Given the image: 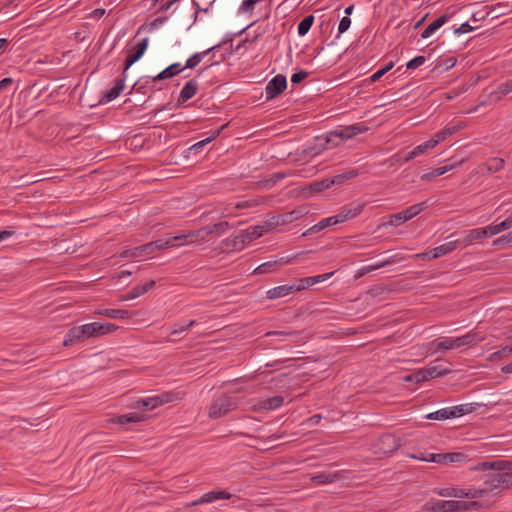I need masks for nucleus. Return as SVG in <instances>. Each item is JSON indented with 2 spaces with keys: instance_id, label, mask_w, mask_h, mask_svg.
Masks as SVG:
<instances>
[{
  "instance_id": "cd10ccee",
  "label": "nucleus",
  "mask_w": 512,
  "mask_h": 512,
  "mask_svg": "<svg viewBox=\"0 0 512 512\" xmlns=\"http://www.w3.org/2000/svg\"><path fill=\"white\" fill-rule=\"evenodd\" d=\"M459 244V241L453 240L447 243H444L440 246L435 247L432 249V257L439 258L441 256H444L452 251H454Z\"/></svg>"
},
{
  "instance_id": "b1692460",
  "label": "nucleus",
  "mask_w": 512,
  "mask_h": 512,
  "mask_svg": "<svg viewBox=\"0 0 512 512\" xmlns=\"http://www.w3.org/2000/svg\"><path fill=\"white\" fill-rule=\"evenodd\" d=\"M97 313L111 319H129L133 316L131 311L125 309H102Z\"/></svg>"
},
{
  "instance_id": "6e6552de",
  "label": "nucleus",
  "mask_w": 512,
  "mask_h": 512,
  "mask_svg": "<svg viewBox=\"0 0 512 512\" xmlns=\"http://www.w3.org/2000/svg\"><path fill=\"white\" fill-rule=\"evenodd\" d=\"M232 495L225 490H213L203 494L199 499L185 504V507H193L200 504L212 503L216 500L225 499L228 500Z\"/></svg>"
},
{
  "instance_id": "e2e57ef3",
  "label": "nucleus",
  "mask_w": 512,
  "mask_h": 512,
  "mask_svg": "<svg viewBox=\"0 0 512 512\" xmlns=\"http://www.w3.org/2000/svg\"><path fill=\"white\" fill-rule=\"evenodd\" d=\"M350 25H351V19L348 16H344L340 20V23L338 26V34L340 35V34L346 32L349 29Z\"/></svg>"
},
{
  "instance_id": "69168bd1",
  "label": "nucleus",
  "mask_w": 512,
  "mask_h": 512,
  "mask_svg": "<svg viewBox=\"0 0 512 512\" xmlns=\"http://www.w3.org/2000/svg\"><path fill=\"white\" fill-rule=\"evenodd\" d=\"M158 406H161L165 403H169L173 400V394L172 393H163L161 395L156 396Z\"/></svg>"
},
{
  "instance_id": "f257e3e1",
  "label": "nucleus",
  "mask_w": 512,
  "mask_h": 512,
  "mask_svg": "<svg viewBox=\"0 0 512 512\" xmlns=\"http://www.w3.org/2000/svg\"><path fill=\"white\" fill-rule=\"evenodd\" d=\"M368 131V126L364 123H355L349 126H339L329 132L326 137V148H332L340 145L343 141L351 139L359 134Z\"/></svg>"
},
{
  "instance_id": "412c9836",
  "label": "nucleus",
  "mask_w": 512,
  "mask_h": 512,
  "mask_svg": "<svg viewBox=\"0 0 512 512\" xmlns=\"http://www.w3.org/2000/svg\"><path fill=\"white\" fill-rule=\"evenodd\" d=\"M484 228H485V231L487 232V237H491V236L497 235L503 231H506V230L512 228V215H510L508 218H506L504 221H502L500 223L491 224Z\"/></svg>"
},
{
  "instance_id": "5fc2aeb1",
  "label": "nucleus",
  "mask_w": 512,
  "mask_h": 512,
  "mask_svg": "<svg viewBox=\"0 0 512 512\" xmlns=\"http://www.w3.org/2000/svg\"><path fill=\"white\" fill-rule=\"evenodd\" d=\"M411 457L414 459L422 460V461L434 462V463L441 464V453H430L426 457H420V456H416V455H412Z\"/></svg>"
},
{
  "instance_id": "c756f323",
  "label": "nucleus",
  "mask_w": 512,
  "mask_h": 512,
  "mask_svg": "<svg viewBox=\"0 0 512 512\" xmlns=\"http://www.w3.org/2000/svg\"><path fill=\"white\" fill-rule=\"evenodd\" d=\"M427 208V201L412 205L408 207L407 209L401 211L403 213L404 220H411L418 214H420L424 209Z\"/></svg>"
},
{
  "instance_id": "423d86ee",
  "label": "nucleus",
  "mask_w": 512,
  "mask_h": 512,
  "mask_svg": "<svg viewBox=\"0 0 512 512\" xmlns=\"http://www.w3.org/2000/svg\"><path fill=\"white\" fill-rule=\"evenodd\" d=\"M229 227H230V224L227 221H222V222L210 225V226L203 227L199 230L188 233V237L190 239L189 242L192 243V242H195L198 240H203L206 237H208L209 235L216 233V232L222 234Z\"/></svg>"
},
{
  "instance_id": "f704fd0d",
  "label": "nucleus",
  "mask_w": 512,
  "mask_h": 512,
  "mask_svg": "<svg viewBox=\"0 0 512 512\" xmlns=\"http://www.w3.org/2000/svg\"><path fill=\"white\" fill-rule=\"evenodd\" d=\"M429 379H434L451 373V369L443 365H431L426 368Z\"/></svg>"
},
{
  "instance_id": "09e8293b",
  "label": "nucleus",
  "mask_w": 512,
  "mask_h": 512,
  "mask_svg": "<svg viewBox=\"0 0 512 512\" xmlns=\"http://www.w3.org/2000/svg\"><path fill=\"white\" fill-rule=\"evenodd\" d=\"M512 354V346L502 347L500 350L492 353L489 357L491 361H496L502 358H506Z\"/></svg>"
},
{
  "instance_id": "58836bf2",
  "label": "nucleus",
  "mask_w": 512,
  "mask_h": 512,
  "mask_svg": "<svg viewBox=\"0 0 512 512\" xmlns=\"http://www.w3.org/2000/svg\"><path fill=\"white\" fill-rule=\"evenodd\" d=\"M134 408H142L143 410H152L158 407L156 396L139 399L136 401Z\"/></svg>"
},
{
  "instance_id": "ddd939ff",
  "label": "nucleus",
  "mask_w": 512,
  "mask_h": 512,
  "mask_svg": "<svg viewBox=\"0 0 512 512\" xmlns=\"http://www.w3.org/2000/svg\"><path fill=\"white\" fill-rule=\"evenodd\" d=\"M511 469H512V462L505 461V460L480 462L471 468L472 471H488V470L504 471V470H511Z\"/></svg>"
},
{
  "instance_id": "37998d69",
  "label": "nucleus",
  "mask_w": 512,
  "mask_h": 512,
  "mask_svg": "<svg viewBox=\"0 0 512 512\" xmlns=\"http://www.w3.org/2000/svg\"><path fill=\"white\" fill-rule=\"evenodd\" d=\"M331 187L330 179L325 178L320 181H314L309 184L308 189L311 192H321Z\"/></svg>"
},
{
  "instance_id": "a19ab883",
  "label": "nucleus",
  "mask_w": 512,
  "mask_h": 512,
  "mask_svg": "<svg viewBox=\"0 0 512 512\" xmlns=\"http://www.w3.org/2000/svg\"><path fill=\"white\" fill-rule=\"evenodd\" d=\"M500 477H502L501 471H498V473L490 475L489 478L484 481V484L487 486L486 488L490 489V492L496 488L502 489V482H500Z\"/></svg>"
},
{
  "instance_id": "4d7b16f0",
  "label": "nucleus",
  "mask_w": 512,
  "mask_h": 512,
  "mask_svg": "<svg viewBox=\"0 0 512 512\" xmlns=\"http://www.w3.org/2000/svg\"><path fill=\"white\" fill-rule=\"evenodd\" d=\"M394 158H395L396 162L406 163V162H409L410 160L416 158V156L413 153V151L411 150L410 152H407V153L399 152L394 155Z\"/></svg>"
},
{
  "instance_id": "39448f33",
  "label": "nucleus",
  "mask_w": 512,
  "mask_h": 512,
  "mask_svg": "<svg viewBox=\"0 0 512 512\" xmlns=\"http://www.w3.org/2000/svg\"><path fill=\"white\" fill-rule=\"evenodd\" d=\"M307 213V207L301 206L292 211L285 212L282 214L273 215L266 221V227L273 229L277 226L292 223Z\"/></svg>"
},
{
  "instance_id": "393cba45",
  "label": "nucleus",
  "mask_w": 512,
  "mask_h": 512,
  "mask_svg": "<svg viewBox=\"0 0 512 512\" xmlns=\"http://www.w3.org/2000/svg\"><path fill=\"white\" fill-rule=\"evenodd\" d=\"M448 18L449 16L445 14L434 20L422 31L421 37L423 39L429 38L435 31H437L447 22Z\"/></svg>"
},
{
  "instance_id": "c9c22d12",
  "label": "nucleus",
  "mask_w": 512,
  "mask_h": 512,
  "mask_svg": "<svg viewBox=\"0 0 512 512\" xmlns=\"http://www.w3.org/2000/svg\"><path fill=\"white\" fill-rule=\"evenodd\" d=\"M454 167H455V165L451 164V165H445L442 167L435 168V169L431 170L430 172L422 174L421 179L425 180V181L432 180L433 178H435L437 176H441V175L445 174L446 172L452 170Z\"/></svg>"
},
{
  "instance_id": "3c124183",
  "label": "nucleus",
  "mask_w": 512,
  "mask_h": 512,
  "mask_svg": "<svg viewBox=\"0 0 512 512\" xmlns=\"http://www.w3.org/2000/svg\"><path fill=\"white\" fill-rule=\"evenodd\" d=\"M315 278H313V276H309V277H304V278H301L297 281V284H294L295 285V288H298V291H301L303 289H306L310 286H313L315 285Z\"/></svg>"
},
{
  "instance_id": "c85d7f7f",
  "label": "nucleus",
  "mask_w": 512,
  "mask_h": 512,
  "mask_svg": "<svg viewBox=\"0 0 512 512\" xmlns=\"http://www.w3.org/2000/svg\"><path fill=\"white\" fill-rule=\"evenodd\" d=\"M463 126L461 124H458V125H453V126H448L444 129H442L441 131L437 132L434 137H432V140L435 141V144L437 145L438 143L444 141L447 137L455 134L456 132H458Z\"/></svg>"
},
{
  "instance_id": "f3484780",
  "label": "nucleus",
  "mask_w": 512,
  "mask_h": 512,
  "mask_svg": "<svg viewBox=\"0 0 512 512\" xmlns=\"http://www.w3.org/2000/svg\"><path fill=\"white\" fill-rule=\"evenodd\" d=\"M198 81L196 78L189 80L184 87L182 88L180 95L178 97V103L183 104L192 97H194L198 90Z\"/></svg>"
},
{
  "instance_id": "473e14b6",
  "label": "nucleus",
  "mask_w": 512,
  "mask_h": 512,
  "mask_svg": "<svg viewBox=\"0 0 512 512\" xmlns=\"http://www.w3.org/2000/svg\"><path fill=\"white\" fill-rule=\"evenodd\" d=\"M219 46L220 45H216V46H213V47L207 49L206 51H204L202 53L193 54L192 56H190L187 59L186 64L183 68L184 69H186V68L192 69V68L196 67L206 55H208L212 50L216 49Z\"/></svg>"
},
{
  "instance_id": "9b49d317",
  "label": "nucleus",
  "mask_w": 512,
  "mask_h": 512,
  "mask_svg": "<svg viewBox=\"0 0 512 512\" xmlns=\"http://www.w3.org/2000/svg\"><path fill=\"white\" fill-rule=\"evenodd\" d=\"M461 501L457 500H438L433 502L431 506L426 507V511L430 512H461Z\"/></svg>"
},
{
  "instance_id": "49530a36",
  "label": "nucleus",
  "mask_w": 512,
  "mask_h": 512,
  "mask_svg": "<svg viewBox=\"0 0 512 512\" xmlns=\"http://www.w3.org/2000/svg\"><path fill=\"white\" fill-rule=\"evenodd\" d=\"M436 146L435 141L431 139L426 142L416 146L412 151L416 157L426 153L427 151L433 149Z\"/></svg>"
},
{
  "instance_id": "ea45409f",
  "label": "nucleus",
  "mask_w": 512,
  "mask_h": 512,
  "mask_svg": "<svg viewBox=\"0 0 512 512\" xmlns=\"http://www.w3.org/2000/svg\"><path fill=\"white\" fill-rule=\"evenodd\" d=\"M504 159L493 157L490 158L487 163L485 164L487 171L489 173H495L503 169L504 167Z\"/></svg>"
},
{
  "instance_id": "6ab92c4d",
  "label": "nucleus",
  "mask_w": 512,
  "mask_h": 512,
  "mask_svg": "<svg viewBox=\"0 0 512 512\" xmlns=\"http://www.w3.org/2000/svg\"><path fill=\"white\" fill-rule=\"evenodd\" d=\"M187 238H189L188 234L187 235H178V236L170 237L167 239H157L155 241H152V244H153L154 248H156L157 250H161V249H165L168 247L183 245V244H185V242L177 243V241L182 240V239H187ZM188 242L189 241H186V243H188Z\"/></svg>"
},
{
  "instance_id": "680f3d73",
  "label": "nucleus",
  "mask_w": 512,
  "mask_h": 512,
  "mask_svg": "<svg viewBox=\"0 0 512 512\" xmlns=\"http://www.w3.org/2000/svg\"><path fill=\"white\" fill-rule=\"evenodd\" d=\"M426 58L424 56H417L407 62L406 67L408 69H415L425 63Z\"/></svg>"
},
{
  "instance_id": "dca6fc26",
  "label": "nucleus",
  "mask_w": 512,
  "mask_h": 512,
  "mask_svg": "<svg viewBox=\"0 0 512 512\" xmlns=\"http://www.w3.org/2000/svg\"><path fill=\"white\" fill-rule=\"evenodd\" d=\"M343 471L336 472H321L313 477H311V481L317 485L330 484L337 482L344 478Z\"/></svg>"
},
{
  "instance_id": "bf43d9fd",
  "label": "nucleus",
  "mask_w": 512,
  "mask_h": 512,
  "mask_svg": "<svg viewBox=\"0 0 512 512\" xmlns=\"http://www.w3.org/2000/svg\"><path fill=\"white\" fill-rule=\"evenodd\" d=\"M226 127V125H222L220 128H218L211 137H208L202 141H199L198 143H196L195 145H193V148L195 149H198V148H201L203 147L205 144L209 143L212 139H215L217 136H219V134L221 133V131Z\"/></svg>"
},
{
  "instance_id": "864d4df0",
  "label": "nucleus",
  "mask_w": 512,
  "mask_h": 512,
  "mask_svg": "<svg viewBox=\"0 0 512 512\" xmlns=\"http://www.w3.org/2000/svg\"><path fill=\"white\" fill-rule=\"evenodd\" d=\"M448 409L450 418L460 417L469 412L467 405H458Z\"/></svg>"
},
{
  "instance_id": "aec40b11",
  "label": "nucleus",
  "mask_w": 512,
  "mask_h": 512,
  "mask_svg": "<svg viewBox=\"0 0 512 512\" xmlns=\"http://www.w3.org/2000/svg\"><path fill=\"white\" fill-rule=\"evenodd\" d=\"M290 261V258H281L280 260L268 261L255 268L254 274H265L273 272L277 269L278 266L288 264Z\"/></svg>"
},
{
  "instance_id": "c03bdc74",
  "label": "nucleus",
  "mask_w": 512,
  "mask_h": 512,
  "mask_svg": "<svg viewBox=\"0 0 512 512\" xmlns=\"http://www.w3.org/2000/svg\"><path fill=\"white\" fill-rule=\"evenodd\" d=\"M489 493L490 489L487 488L464 489V498H481L487 496Z\"/></svg>"
},
{
  "instance_id": "79ce46f5",
  "label": "nucleus",
  "mask_w": 512,
  "mask_h": 512,
  "mask_svg": "<svg viewBox=\"0 0 512 512\" xmlns=\"http://www.w3.org/2000/svg\"><path fill=\"white\" fill-rule=\"evenodd\" d=\"M439 496L442 497H458L464 498V489L458 488H441L436 491Z\"/></svg>"
},
{
  "instance_id": "1a4fd4ad",
  "label": "nucleus",
  "mask_w": 512,
  "mask_h": 512,
  "mask_svg": "<svg viewBox=\"0 0 512 512\" xmlns=\"http://www.w3.org/2000/svg\"><path fill=\"white\" fill-rule=\"evenodd\" d=\"M232 495L225 490H213L203 494L199 499L185 504V507H193L200 504L212 503L216 500L225 499L228 500Z\"/></svg>"
},
{
  "instance_id": "4c0bfd02",
  "label": "nucleus",
  "mask_w": 512,
  "mask_h": 512,
  "mask_svg": "<svg viewBox=\"0 0 512 512\" xmlns=\"http://www.w3.org/2000/svg\"><path fill=\"white\" fill-rule=\"evenodd\" d=\"M313 23H314L313 15H308V16L304 17L297 26V31H298L299 36L306 35L309 32V30L311 29Z\"/></svg>"
},
{
  "instance_id": "2eb2a0df",
  "label": "nucleus",
  "mask_w": 512,
  "mask_h": 512,
  "mask_svg": "<svg viewBox=\"0 0 512 512\" xmlns=\"http://www.w3.org/2000/svg\"><path fill=\"white\" fill-rule=\"evenodd\" d=\"M124 81H125V74H123V77L117 78L115 80L114 86L102 95L98 104H105V103H108V102L116 99L121 94V92L123 91V89L125 87Z\"/></svg>"
},
{
  "instance_id": "bb28decb",
  "label": "nucleus",
  "mask_w": 512,
  "mask_h": 512,
  "mask_svg": "<svg viewBox=\"0 0 512 512\" xmlns=\"http://www.w3.org/2000/svg\"><path fill=\"white\" fill-rule=\"evenodd\" d=\"M144 420H145V416L143 414L128 413V414H123V415H120V416L112 419V422L120 424V425H126L129 423H136V422H141Z\"/></svg>"
},
{
  "instance_id": "20e7f679",
  "label": "nucleus",
  "mask_w": 512,
  "mask_h": 512,
  "mask_svg": "<svg viewBox=\"0 0 512 512\" xmlns=\"http://www.w3.org/2000/svg\"><path fill=\"white\" fill-rule=\"evenodd\" d=\"M93 323H88L82 326H75L67 332L63 345L72 346L76 343L82 342L85 339L95 337Z\"/></svg>"
},
{
  "instance_id": "9d476101",
  "label": "nucleus",
  "mask_w": 512,
  "mask_h": 512,
  "mask_svg": "<svg viewBox=\"0 0 512 512\" xmlns=\"http://www.w3.org/2000/svg\"><path fill=\"white\" fill-rule=\"evenodd\" d=\"M148 46V39L144 38L139 43H137L129 52L127 55V58L125 60V67L123 74L126 73V71L136 62L138 61L146 51Z\"/></svg>"
},
{
  "instance_id": "0eeeda50",
  "label": "nucleus",
  "mask_w": 512,
  "mask_h": 512,
  "mask_svg": "<svg viewBox=\"0 0 512 512\" xmlns=\"http://www.w3.org/2000/svg\"><path fill=\"white\" fill-rule=\"evenodd\" d=\"M287 87L286 77L278 74L273 77L265 87L266 99L272 100L280 95Z\"/></svg>"
},
{
  "instance_id": "13d9d810",
  "label": "nucleus",
  "mask_w": 512,
  "mask_h": 512,
  "mask_svg": "<svg viewBox=\"0 0 512 512\" xmlns=\"http://www.w3.org/2000/svg\"><path fill=\"white\" fill-rule=\"evenodd\" d=\"M142 255V252L141 250L139 249V246L138 247H134V248H128V249H125L123 250L121 253H120V257L121 258H128V257H139Z\"/></svg>"
},
{
  "instance_id": "7ed1b4c3",
  "label": "nucleus",
  "mask_w": 512,
  "mask_h": 512,
  "mask_svg": "<svg viewBox=\"0 0 512 512\" xmlns=\"http://www.w3.org/2000/svg\"><path fill=\"white\" fill-rule=\"evenodd\" d=\"M485 340V335L479 333L476 330H471L463 336L456 338H445L436 343V351H444L450 349H458L463 346H469L477 344Z\"/></svg>"
},
{
  "instance_id": "e433bc0d",
  "label": "nucleus",
  "mask_w": 512,
  "mask_h": 512,
  "mask_svg": "<svg viewBox=\"0 0 512 512\" xmlns=\"http://www.w3.org/2000/svg\"><path fill=\"white\" fill-rule=\"evenodd\" d=\"M283 402L284 398L280 395H276L263 400L261 406L266 410H273L280 407L283 404Z\"/></svg>"
},
{
  "instance_id": "a211bd4d",
  "label": "nucleus",
  "mask_w": 512,
  "mask_h": 512,
  "mask_svg": "<svg viewBox=\"0 0 512 512\" xmlns=\"http://www.w3.org/2000/svg\"><path fill=\"white\" fill-rule=\"evenodd\" d=\"M485 237H487V232L485 231V228H475L466 231L463 238H459L456 240L459 241V244L469 245L474 241L480 240Z\"/></svg>"
},
{
  "instance_id": "f8f14e48",
  "label": "nucleus",
  "mask_w": 512,
  "mask_h": 512,
  "mask_svg": "<svg viewBox=\"0 0 512 512\" xmlns=\"http://www.w3.org/2000/svg\"><path fill=\"white\" fill-rule=\"evenodd\" d=\"M400 447V440L393 434H384L377 443V449L380 453L389 454Z\"/></svg>"
},
{
  "instance_id": "f03ea898",
  "label": "nucleus",
  "mask_w": 512,
  "mask_h": 512,
  "mask_svg": "<svg viewBox=\"0 0 512 512\" xmlns=\"http://www.w3.org/2000/svg\"><path fill=\"white\" fill-rule=\"evenodd\" d=\"M239 406V399L225 393L215 395L208 409V416L211 419H218L236 410Z\"/></svg>"
},
{
  "instance_id": "4468645a",
  "label": "nucleus",
  "mask_w": 512,
  "mask_h": 512,
  "mask_svg": "<svg viewBox=\"0 0 512 512\" xmlns=\"http://www.w3.org/2000/svg\"><path fill=\"white\" fill-rule=\"evenodd\" d=\"M364 208V204L348 205L342 208V210L335 215L337 223H343L357 217Z\"/></svg>"
},
{
  "instance_id": "338daca9",
  "label": "nucleus",
  "mask_w": 512,
  "mask_h": 512,
  "mask_svg": "<svg viewBox=\"0 0 512 512\" xmlns=\"http://www.w3.org/2000/svg\"><path fill=\"white\" fill-rule=\"evenodd\" d=\"M461 512L469 511L472 509H476L480 506L479 502L476 501H461Z\"/></svg>"
},
{
  "instance_id": "6e6d98bb",
  "label": "nucleus",
  "mask_w": 512,
  "mask_h": 512,
  "mask_svg": "<svg viewBox=\"0 0 512 512\" xmlns=\"http://www.w3.org/2000/svg\"><path fill=\"white\" fill-rule=\"evenodd\" d=\"M502 477H500L502 482V489H507L512 486V472L510 470L501 471Z\"/></svg>"
},
{
  "instance_id": "8fccbe9b",
  "label": "nucleus",
  "mask_w": 512,
  "mask_h": 512,
  "mask_svg": "<svg viewBox=\"0 0 512 512\" xmlns=\"http://www.w3.org/2000/svg\"><path fill=\"white\" fill-rule=\"evenodd\" d=\"M426 418L429 419V420H446V419H450L449 409L448 408H443V409H440L438 411L429 413L426 416Z\"/></svg>"
},
{
  "instance_id": "7c9ffc66",
  "label": "nucleus",
  "mask_w": 512,
  "mask_h": 512,
  "mask_svg": "<svg viewBox=\"0 0 512 512\" xmlns=\"http://www.w3.org/2000/svg\"><path fill=\"white\" fill-rule=\"evenodd\" d=\"M359 175V171L357 169H350L348 171H345L341 174L335 175L330 179L331 186L332 185H339L344 183L347 180L353 179Z\"/></svg>"
},
{
  "instance_id": "5701e85b",
  "label": "nucleus",
  "mask_w": 512,
  "mask_h": 512,
  "mask_svg": "<svg viewBox=\"0 0 512 512\" xmlns=\"http://www.w3.org/2000/svg\"><path fill=\"white\" fill-rule=\"evenodd\" d=\"M183 70H184V68L181 66L180 63H173L170 66H168L166 69H164L162 72H160L158 75H156L153 78V81L156 82V81L170 79V78L178 75Z\"/></svg>"
},
{
  "instance_id": "052dcab7",
  "label": "nucleus",
  "mask_w": 512,
  "mask_h": 512,
  "mask_svg": "<svg viewBox=\"0 0 512 512\" xmlns=\"http://www.w3.org/2000/svg\"><path fill=\"white\" fill-rule=\"evenodd\" d=\"M413 378L415 379V383L416 384H419L421 382H424V381H427V380H430L428 375H427V370L426 368L424 369H419L415 372H413Z\"/></svg>"
},
{
  "instance_id": "0e129e2a",
  "label": "nucleus",
  "mask_w": 512,
  "mask_h": 512,
  "mask_svg": "<svg viewBox=\"0 0 512 512\" xmlns=\"http://www.w3.org/2000/svg\"><path fill=\"white\" fill-rule=\"evenodd\" d=\"M309 73L307 71H299V72H296L292 75L291 77V82L293 84H298L300 82H302L304 79H306L308 77Z\"/></svg>"
},
{
  "instance_id": "de8ad7c7",
  "label": "nucleus",
  "mask_w": 512,
  "mask_h": 512,
  "mask_svg": "<svg viewBox=\"0 0 512 512\" xmlns=\"http://www.w3.org/2000/svg\"><path fill=\"white\" fill-rule=\"evenodd\" d=\"M397 257H398L397 255H394V256L386 259V260L379 261V262H377L375 264H372V265H368V266L365 267V270L369 272V271L377 270V269H380L382 267L391 265V264L397 262V260H398Z\"/></svg>"
},
{
  "instance_id": "2f4dec72",
  "label": "nucleus",
  "mask_w": 512,
  "mask_h": 512,
  "mask_svg": "<svg viewBox=\"0 0 512 512\" xmlns=\"http://www.w3.org/2000/svg\"><path fill=\"white\" fill-rule=\"evenodd\" d=\"M221 245L229 251H240L243 249V239L239 234L233 238L224 239Z\"/></svg>"
},
{
  "instance_id": "603ef678",
  "label": "nucleus",
  "mask_w": 512,
  "mask_h": 512,
  "mask_svg": "<svg viewBox=\"0 0 512 512\" xmlns=\"http://www.w3.org/2000/svg\"><path fill=\"white\" fill-rule=\"evenodd\" d=\"M405 222H407V220H404L403 213L398 212L389 216V221L387 225L397 227ZM383 226H386V224H383Z\"/></svg>"
},
{
  "instance_id": "a878e982",
  "label": "nucleus",
  "mask_w": 512,
  "mask_h": 512,
  "mask_svg": "<svg viewBox=\"0 0 512 512\" xmlns=\"http://www.w3.org/2000/svg\"><path fill=\"white\" fill-rule=\"evenodd\" d=\"M468 460V456L463 452L441 453V464L462 463Z\"/></svg>"
},
{
  "instance_id": "774afa93",
  "label": "nucleus",
  "mask_w": 512,
  "mask_h": 512,
  "mask_svg": "<svg viewBox=\"0 0 512 512\" xmlns=\"http://www.w3.org/2000/svg\"><path fill=\"white\" fill-rule=\"evenodd\" d=\"M499 90L505 95L512 92V79L507 80L499 86Z\"/></svg>"
},
{
  "instance_id": "4be33fe9",
  "label": "nucleus",
  "mask_w": 512,
  "mask_h": 512,
  "mask_svg": "<svg viewBox=\"0 0 512 512\" xmlns=\"http://www.w3.org/2000/svg\"><path fill=\"white\" fill-rule=\"evenodd\" d=\"M298 291L295 285H280L267 291V298L276 299Z\"/></svg>"
},
{
  "instance_id": "72a5a7b5",
  "label": "nucleus",
  "mask_w": 512,
  "mask_h": 512,
  "mask_svg": "<svg viewBox=\"0 0 512 512\" xmlns=\"http://www.w3.org/2000/svg\"><path fill=\"white\" fill-rule=\"evenodd\" d=\"M93 327H95V329H94L95 337L113 333L118 329V326H116L115 324H112V323L93 322Z\"/></svg>"
},
{
  "instance_id": "a18cd8bd",
  "label": "nucleus",
  "mask_w": 512,
  "mask_h": 512,
  "mask_svg": "<svg viewBox=\"0 0 512 512\" xmlns=\"http://www.w3.org/2000/svg\"><path fill=\"white\" fill-rule=\"evenodd\" d=\"M270 230L271 229H268V227H266V221H264L260 225L250 227L249 229H247V232L251 234L253 240H256L259 237L263 236L264 233H266Z\"/></svg>"
}]
</instances>
